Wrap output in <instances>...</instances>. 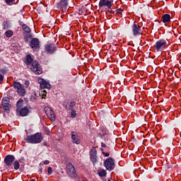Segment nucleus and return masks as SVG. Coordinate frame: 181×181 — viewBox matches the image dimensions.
I'll list each match as a JSON object with an SVG mask.
<instances>
[{"label":"nucleus","mask_w":181,"mask_h":181,"mask_svg":"<svg viewBox=\"0 0 181 181\" xmlns=\"http://www.w3.org/2000/svg\"><path fill=\"white\" fill-rule=\"evenodd\" d=\"M25 64L28 67H30L31 71H34L35 74H42V68L37 61H33V58L30 54H28L25 57Z\"/></svg>","instance_id":"1"},{"label":"nucleus","mask_w":181,"mask_h":181,"mask_svg":"<svg viewBox=\"0 0 181 181\" xmlns=\"http://www.w3.org/2000/svg\"><path fill=\"white\" fill-rule=\"evenodd\" d=\"M25 141L28 142V144H40L42 141H43V136H42V133H35L32 135H27L25 138Z\"/></svg>","instance_id":"2"},{"label":"nucleus","mask_w":181,"mask_h":181,"mask_svg":"<svg viewBox=\"0 0 181 181\" xmlns=\"http://www.w3.org/2000/svg\"><path fill=\"white\" fill-rule=\"evenodd\" d=\"M13 87L20 97H25L26 95V88H25V85L15 81L13 83Z\"/></svg>","instance_id":"3"},{"label":"nucleus","mask_w":181,"mask_h":181,"mask_svg":"<svg viewBox=\"0 0 181 181\" xmlns=\"http://www.w3.org/2000/svg\"><path fill=\"white\" fill-rule=\"evenodd\" d=\"M168 46H169V42H168V40L160 39L156 42L154 47L156 52H162L163 50H165V49L168 47Z\"/></svg>","instance_id":"4"},{"label":"nucleus","mask_w":181,"mask_h":181,"mask_svg":"<svg viewBox=\"0 0 181 181\" xmlns=\"http://www.w3.org/2000/svg\"><path fill=\"white\" fill-rule=\"evenodd\" d=\"M12 105L9 101V98L5 97L1 100V110L3 112H9Z\"/></svg>","instance_id":"5"},{"label":"nucleus","mask_w":181,"mask_h":181,"mask_svg":"<svg viewBox=\"0 0 181 181\" xmlns=\"http://www.w3.org/2000/svg\"><path fill=\"white\" fill-rule=\"evenodd\" d=\"M103 165L107 170H114L115 168V161L112 158L109 157L104 161Z\"/></svg>","instance_id":"6"},{"label":"nucleus","mask_w":181,"mask_h":181,"mask_svg":"<svg viewBox=\"0 0 181 181\" xmlns=\"http://www.w3.org/2000/svg\"><path fill=\"white\" fill-rule=\"evenodd\" d=\"M29 45L34 52H37L40 49V41L37 38L31 39Z\"/></svg>","instance_id":"7"},{"label":"nucleus","mask_w":181,"mask_h":181,"mask_svg":"<svg viewBox=\"0 0 181 181\" xmlns=\"http://www.w3.org/2000/svg\"><path fill=\"white\" fill-rule=\"evenodd\" d=\"M132 31L134 36H139L140 35H142V29L136 22H134L132 25Z\"/></svg>","instance_id":"8"},{"label":"nucleus","mask_w":181,"mask_h":181,"mask_svg":"<svg viewBox=\"0 0 181 181\" xmlns=\"http://www.w3.org/2000/svg\"><path fill=\"white\" fill-rule=\"evenodd\" d=\"M57 50V47L52 43L47 44L45 45V52L48 54H53Z\"/></svg>","instance_id":"9"},{"label":"nucleus","mask_w":181,"mask_h":181,"mask_svg":"<svg viewBox=\"0 0 181 181\" xmlns=\"http://www.w3.org/2000/svg\"><path fill=\"white\" fill-rule=\"evenodd\" d=\"M66 173L71 177H76L77 176V174L76 173V170L74 169V166L71 163H68L66 165Z\"/></svg>","instance_id":"10"},{"label":"nucleus","mask_w":181,"mask_h":181,"mask_svg":"<svg viewBox=\"0 0 181 181\" xmlns=\"http://www.w3.org/2000/svg\"><path fill=\"white\" fill-rule=\"evenodd\" d=\"M69 6V0H60L57 4L58 9H60L62 12H66L67 7Z\"/></svg>","instance_id":"11"},{"label":"nucleus","mask_w":181,"mask_h":181,"mask_svg":"<svg viewBox=\"0 0 181 181\" xmlns=\"http://www.w3.org/2000/svg\"><path fill=\"white\" fill-rule=\"evenodd\" d=\"M112 6V0H100L99 2V8H108L111 9Z\"/></svg>","instance_id":"12"},{"label":"nucleus","mask_w":181,"mask_h":181,"mask_svg":"<svg viewBox=\"0 0 181 181\" xmlns=\"http://www.w3.org/2000/svg\"><path fill=\"white\" fill-rule=\"evenodd\" d=\"M90 158L93 165H95V163L98 162V157L97 156V149H95V148H93V149L90 150Z\"/></svg>","instance_id":"13"},{"label":"nucleus","mask_w":181,"mask_h":181,"mask_svg":"<svg viewBox=\"0 0 181 181\" xmlns=\"http://www.w3.org/2000/svg\"><path fill=\"white\" fill-rule=\"evenodd\" d=\"M38 83L40 84V88H47V90H50L52 88V85L49 83L46 80L39 78Z\"/></svg>","instance_id":"14"},{"label":"nucleus","mask_w":181,"mask_h":181,"mask_svg":"<svg viewBox=\"0 0 181 181\" xmlns=\"http://www.w3.org/2000/svg\"><path fill=\"white\" fill-rule=\"evenodd\" d=\"M45 110L47 117H48V118L51 119V121H54V119H56V115L54 114V112L52 110V108L45 107Z\"/></svg>","instance_id":"15"},{"label":"nucleus","mask_w":181,"mask_h":181,"mask_svg":"<svg viewBox=\"0 0 181 181\" xmlns=\"http://www.w3.org/2000/svg\"><path fill=\"white\" fill-rule=\"evenodd\" d=\"M16 111L17 114H18L21 117H26L29 114V108H28V107L16 108Z\"/></svg>","instance_id":"16"},{"label":"nucleus","mask_w":181,"mask_h":181,"mask_svg":"<svg viewBox=\"0 0 181 181\" xmlns=\"http://www.w3.org/2000/svg\"><path fill=\"white\" fill-rule=\"evenodd\" d=\"M13 162H15V156L13 155H7L4 158L6 166H11Z\"/></svg>","instance_id":"17"},{"label":"nucleus","mask_w":181,"mask_h":181,"mask_svg":"<svg viewBox=\"0 0 181 181\" xmlns=\"http://www.w3.org/2000/svg\"><path fill=\"white\" fill-rule=\"evenodd\" d=\"M71 139L73 144H76V145L80 144V139H78V135L76 132H71Z\"/></svg>","instance_id":"18"},{"label":"nucleus","mask_w":181,"mask_h":181,"mask_svg":"<svg viewBox=\"0 0 181 181\" xmlns=\"http://www.w3.org/2000/svg\"><path fill=\"white\" fill-rule=\"evenodd\" d=\"M162 21L163 23H168V22H170V15L164 14L162 16Z\"/></svg>","instance_id":"19"},{"label":"nucleus","mask_w":181,"mask_h":181,"mask_svg":"<svg viewBox=\"0 0 181 181\" xmlns=\"http://www.w3.org/2000/svg\"><path fill=\"white\" fill-rule=\"evenodd\" d=\"M22 29L24 30V33H31L32 30H30V28L26 24H23L22 25Z\"/></svg>","instance_id":"20"},{"label":"nucleus","mask_w":181,"mask_h":181,"mask_svg":"<svg viewBox=\"0 0 181 181\" xmlns=\"http://www.w3.org/2000/svg\"><path fill=\"white\" fill-rule=\"evenodd\" d=\"M23 36L25 42H28L29 40L32 39V34L30 33H23Z\"/></svg>","instance_id":"21"},{"label":"nucleus","mask_w":181,"mask_h":181,"mask_svg":"<svg viewBox=\"0 0 181 181\" xmlns=\"http://www.w3.org/2000/svg\"><path fill=\"white\" fill-rule=\"evenodd\" d=\"M13 166H14V170H18V169H19V168H21V164L19 163V160H16L13 163Z\"/></svg>","instance_id":"22"},{"label":"nucleus","mask_w":181,"mask_h":181,"mask_svg":"<svg viewBox=\"0 0 181 181\" xmlns=\"http://www.w3.org/2000/svg\"><path fill=\"white\" fill-rule=\"evenodd\" d=\"M5 35L7 37H12V36H13V31L8 30L5 32Z\"/></svg>","instance_id":"23"},{"label":"nucleus","mask_w":181,"mask_h":181,"mask_svg":"<svg viewBox=\"0 0 181 181\" xmlns=\"http://www.w3.org/2000/svg\"><path fill=\"white\" fill-rule=\"evenodd\" d=\"M98 175L100 177H104V176L107 175V171H105V170H100L98 172Z\"/></svg>","instance_id":"24"},{"label":"nucleus","mask_w":181,"mask_h":181,"mask_svg":"<svg viewBox=\"0 0 181 181\" xmlns=\"http://www.w3.org/2000/svg\"><path fill=\"white\" fill-rule=\"evenodd\" d=\"M3 29L4 30H8V29H9V23H8V21L3 22Z\"/></svg>","instance_id":"25"},{"label":"nucleus","mask_w":181,"mask_h":181,"mask_svg":"<svg viewBox=\"0 0 181 181\" xmlns=\"http://www.w3.org/2000/svg\"><path fill=\"white\" fill-rule=\"evenodd\" d=\"M17 108H22L23 105V100H19L17 102Z\"/></svg>","instance_id":"26"},{"label":"nucleus","mask_w":181,"mask_h":181,"mask_svg":"<svg viewBox=\"0 0 181 181\" xmlns=\"http://www.w3.org/2000/svg\"><path fill=\"white\" fill-rule=\"evenodd\" d=\"M71 118H76V117H77V113L76 112L74 109L71 110Z\"/></svg>","instance_id":"27"},{"label":"nucleus","mask_w":181,"mask_h":181,"mask_svg":"<svg viewBox=\"0 0 181 181\" xmlns=\"http://www.w3.org/2000/svg\"><path fill=\"white\" fill-rule=\"evenodd\" d=\"M74 107H76V102H71L69 104V110H74L73 108H74Z\"/></svg>","instance_id":"28"},{"label":"nucleus","mask_w":181,"mask_h":181,"mask_svg":"<svg viewBox=\"0 0 181 181\" xmlns=\"http://www.w3.org/2000/svg\"><path fill=\"white\" fill-rule=\"evenodd\" d=\"M46 94H47V92L45 90H42L41 92L42 98H46Z\"/></svg>","instance_id":"29"},{"label":"nucleus","mask_w":181,"mask_h":181,"mask_svg":"<svg viewBox=\"0 0 181 181\" xmlns=\"http://www.w3.org/2000/svg\"><path fill=\"white\" fill-rule=\"evenodd\" d=\"M30 84V83L29 82V81H25L24 82V85H25L24 87H25V90L29 87Z\"/></svg>","instance_id":"30"},{"label":"nucleus","mask_w":181,"mask_h":181,"mask_svg":"<svg viewBox=\"0 0 181 181\" xmlns=\"http://www.w3.org/2000/svg\"><path fill=\"white\" fill-rule=\"evenodd\" d=\"M13 2H15V0H6V4H7L9 6L12 5Z\"/></svg>","instance_id":"31"},{"label":"nucleus","mask_w":181,"mask_h":181,"mask_svg":"<svg viewBox=\"0 0 181 181\" xmlns=\"http://www.w3.org/2000/svg\"><path fill=\"white\" fill-rule=\"evenodd\" d=\"M47 173L48 175H52L53 173V170L52 169V167H49L47 168Z\"/></svg>","instance_id":"32"},{"label":"nucleus","mask_w":181,"mask_h":181,"mask_svg":"<svg viewBox=\"0 0 181 181\" xmlns=\"http://www.w3.org/2000/svg\"><path fill=\"white\" fill-rule=\"evenodd\" d=\"M116 12L120 16L122 15V9H121V8H119V9L116 10Z\"/></svg>","instance_id":"33"},{"label":"nucleus","mask_w":181,"mask_h":181,"mask_svg":"<svg viewBox=\"0 0 181 181\" xmlns=\"http://www.w3.org/2000/svg\"><path fill=\"white\" fill-rule=\"evenodd\" d=\"M36 98H37V96H36V93H34V95H33L30 98V100L32 101H35V100H36Z\"/></svg>","instance_id":"34"},{"label":"nucleus","mask_w":181,"mask_h":181,"mask_svg":"<svg viewBox=\"0 0 181 181\" xmlns=\"http://www.w3.org/2000/svg\"><path fill=\"white\" fill-rule=\"evenodd\" d=\"M103 155H104L106 158H108V156H110V153L103 152Z\"/></svg>","instance_id":"35"},{"label":"nucleus","mask_w":181,"mask_h":181,"mask_svg":"<svg viewBox=\"0 0 181 181\" xmlns=\"http://www.w3.org/2000/svg\"><path fill=\"white\" fill-rule=\"evenodd\" d=\"M43 163L44 165H49V163H50V161H49V160H45Z\"/></svg>","instance_id":"36"},{"label":"nucleus","mask_w":181,"mask_h":181,"mask_svg":"<svg viewBox=\"0 0 181 181\" xmlns=\"http://www.w3.org/2000/svg\"><path fill=\"white\" fill-rule=\"evenodd\" d=\"M2 81H4V76L0 74V83H2Z\"/></svg>","instance_id":"37"},{"label":"nucleus","mask_w":181,"mask_h":181,"mask_svg":"<svg viewBox=\"0 0 181 181\" xmlns=\"http://www.w3.org/2000/svg\"><path fill=\"white\" fill-rule=\"evenodd\" d=\"M102 148H107V145L105 143H101Z\"/></svg>","instance_id":"38"},{"label":"nucleus","mask_w":181,"mask_h":181,"mask_svg":"<svg viewBox=\"0 0 181 181\" xmlns=\"http://www.w3.org/2000/svg\"><path fill=\"white\" fill-rule=\"evenodd\" d=\"M78 181H87V178H85V177L81 178Z\"/></svg>","instance_id":"39"},{"label":"nucleus","mask_w":181,"mask_h":181,"mask_svg":"<svg viewBox=\"0 0 181 181\" xmlns=\"http://www.w3.org/2000/svg\"><path fill=\"white\" fill-rule=\"evenodd\" d=\"M42 172H43V168H40L39 169V173H42Z\"/></svg>","instance_id":"40"},{"label":"nucleus","mask_w":181,"mask_h":181,"mask_svg":"<svg viewBox=\"0 0 181 181\" xmlns=\"http://www.w3.org/2000/svg\"><path fill=\"white\" fill-rule=\"evenodd\" d=\"M100 151H102L103 153V152H104V148H100Z\"/></svg>","instance_id":"41"},{"label":"nucleus","mask_w":181,"mask_h":181,"mask_svg":"<svg viewBox=\"0 0 181 181\" xmlns=\"http://www.w3.org/2000/svg\"><path fill=\"white\" fill-rule=\"evenodd\" d=\"M30 181H36V180H30Z\"/></svg>","instance_id":"42"},{"label":"nucleus","mask_w":181,"mask_h":181,"mask_svg":"<svg viewBox=\"0 0 181 181\" xmlns=\"http://www.w3.org/2000/svg\"><path fill=\"white\" fill-rule=\"evenodd\" d=\"M46 144H47V143H46V142H45V143H44V145H45V146H46V145H47Z\"/></svg>","instance_id":"43"},{"label":"nucleus","mask_w":181,"mask_h":181,"mask_svg":"<svg viewBox=\"0 0 181 181\" xmlns=\"http://www.w3.org/2000/svg\"><path fill=\"white\" fill-rule=\"evenodd\" d=\"M107 181H111V180H108Z\"/></svg>","instance_id":"44"},{"label":"nucleus","mask_w":181,"mask_h":181,"mask_svg":"<svg viewBox=\"0 0 181 181\" xmlns=\"http://www.w3.org/2000/svg\"><path fill=\"white\" fill-rule=\"evenodd\" d=\"M0 52H1V49H0Z\"/></svg>","instance_id":"45"}]
</instances>
